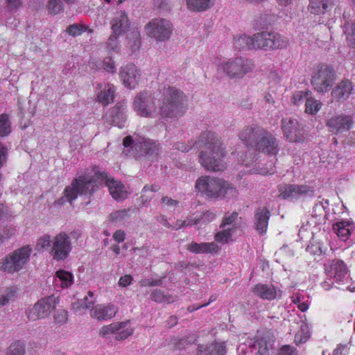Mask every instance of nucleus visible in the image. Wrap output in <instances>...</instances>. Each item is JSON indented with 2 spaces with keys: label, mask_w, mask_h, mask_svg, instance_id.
Listing matches in <instances>:
<instances>
[{
  "label": "nucleus",
  "mask_w": 355,
  "mask_h": 355,
  "mask_svg": "<svg viewBox=\"0 0 355 355\" xmlns=\"http://www.w3.org/2000/svg\"><path fill=\"white\" fill-rule=\"evenodd\" d=\"M105 181L109 191L116 200H122L127 197V191L121 182L113 178H108L105 173H95V177L79 176L73 180L71 185L64 190V196L58 200V203L63 204L64 202H72L78 195L91 196L96 190L97 183L101 184Z\"/></svg>",
  "instance_id": "f257e3e1"
},
{
  "label": "nucleus",
  "mask_w": 355,
  "mask_h": 355,
  "mask_svg": "<svg viewBox=\"0 0 355 355\" xmlns=\"http://www.w3.org/2000/svg\"><path fill=\"white\" fill-rule=\"evenodd\" d=\"M83 26L78 24H73L68 27L67 32L72 36H77L83 33Z\"/></svg>",
  "instance_id": "bf43d9fd"
},
{
  "label": "nucleus",
  "mask_w": 355,
  "mask_h": 355,
  "mask_svg": "<svg viewBox=\"0 0 355 355\" xmlns=\"http://www.w3.org/2000/svg\"><path fill=\"white\" fill-rule=\"evenodd\" d=\"M53 244V239L48 234L44 235L38 239L35 245V250L37 251L47 250L51 254V248Z\"/></svg>",
  "instance_id": "ea45409f"
},
{
  "label": "nucleus",
  "mask_w": 355,
  "mask_h": 355,
  "mask_svg": "<svg viewBox=\"0 0 355 355\" xmlns=\"http://www.w3.org/2000/svg\"><path fill=\"white\" fill-rule=\"evenodd\" d=\"M117 312V306L112 304H100L90 310V315L98 320H105L114 317Z\"/></svg>",
  "instance_id": "4be33fe9"
},
{
  "label": "nucleus",
  "mask_w": 355,
  "mask_h": 355,
  "mask_svg": "<svg viewBox=\"0 0 355 355\" xmlns=\"http://www.w3.org/2000/svg\"><path fill=\"white\" fill-rule=\"evenodd\" d=\"M155 100V97L151 93L141 92L135 98L134 110L141 116L154 117L158 114Z\"/></svg>",
  "instance_id": "9d476101"
},
{
  "label": "nucleus",
  "mask_w": 355,
  "mask_h": 355,
  "mask_svg": "<svg viewBox=\"0 0 355 355\" xmlns=\"http://www.w3.org/2000/svg\"><path fill=\"white\" fill-rule=\"evenodd\" d=\"M336 77V71L333 67L321 64L313 70L311 83L315 91L325 93L333 86Z\"/></svg>",
  "instance_id": "0eeeda50"
},
{
  "label": "nucleus",
  "mask_w": 355,
  "mask_h": 355,
  "mask_svg": "<svg viewBox=\"0 0 355 355\" xmlns=\"http://www.w3.org/2000/svg\"><path fill=\"white\" fill-rule=\"evenodd\" d=\"M279 141L276 137L268 130L263 128L259 139L254 146L256 150L269 155H275L279 150Z\"/></svg>",
  "instance_id": "dca6fc26"
},
{
  "label": "nucleus",
  "mask_w": 355,
  "mask_h": 355,
  "mask_svg": "<svg viewBox=\"0 0 355 355\" xmlns=\"http://www.w3.org/2000/svg\"><path fill=\"white\" fill-rule=\"evenodd\" d=\"M200 217L202 225H206L215 220L216 214L211 211H207L200 214Z\"/></svg>",
  "instance_id": "603ef678"
},
{
  "label": "nucleus",
  "mask_w": 355,
  "mask_h": 355,
  "mask_svg": "<svg viewBox=\"0 0 355 355\" xmlns=\"http://www.w3.org/2000/svg\"><path fill=\"white\" fill-rule=\"evenodd\" d=\"M128 209H121L112 212L109 215V220L114 223L121 222L128 217Z\"/></svg>",
  "instance_id": "de8ad7c7"
},
{
  "label": "nucleus",
  "mask_w": 355,
  "mask_h": 355,
  "mask_svg": "<svg viewBox=\"0 0 355 355\" xmlns=\"http://www.w3.org/2000/svg\"><path fill=\"white\" fill-rule=\"evenodd\" d=\"M25 345L19 341L12 343L7 349L6 355H24Z\"/></svg>",
  "instance_id": "c03bdc74"
},
{
  "label": "nucleus",
  "mask_w": 355,
  "mask_h": 355,
  "mask_svg": "<svg viewBox=\"0 0 355 355\" xmlns=\"http://www.w3.org/2000/svg\"><path fill=\"white\" fill-rule=\"evenodd\" d=\"M252 291L263 300H272L277 295L275 288L272 285L259 284L252 288Z\"/></svg>",
  "instance_id": "bb28decb"
},
{
  "label": "nucleus",
  "mask_w": 355,
  "mask_h": 355,
  "mask_svg": "<svg viewBox=\"0 0 355 355\" xmlns=\"http://www.w3.org/2000/svg\"><path fill=\"white\" fill-rule=\"evenodd\" d=\"M5 3L7 4L6 9L9 12H16L21 5V0H5Z\"/></svg>",
  "instance_id": "5fc2aeb1"
},
{
  "label": "nucleus",
  "mask_w": 355,
  "mask_h": 355,
  "mask_svg": "<svg viewBox=\"0 0 355 355\" xmlns=\"http://www.w3.org/2000/svg\"><path fill=\"white\" fill-rule=\"evenodd\" d=\"M324 267L327 277L333 278L335 283L340 284L341 282L345 281L347 269L342 260H332L329 263L325 264Z\"/></svg>",
  "instance_id": "6ab92c4d"
},
{
  "label": "nucleus",
  "mask_w": 355,
  "mask_h": 355,
  "mask_svg": "<svg viewBox=\"0 0 355 355\" xmlns=\"http://www.w3.org/2000/svg\"><path fill=\"white\" fill-rule=\"evenodd\" d=\"M277 355H297V352L295 347L285 345L279 349Z\"/></svg>",
  "instance_id": "864d4df0"
},
{
  "label": "nucleus",
  "mask_w": 355,
  "mask_h": 355,
  "mask_svg": "<svg viewBox=\"0 0 355 355\" xmlns=\"http://www.w3.org/2000/svg\"><path fill=\"white\" fill-rule=\"evenodd\" d=\"M334 283H335V282L333 278L327 277L326 280L322 283V286L325 290H329Z\"/></svg>",
  "instance_id": "69168bd1"
},
{
  "label": "nucleus",
  "mask_w": 355,
  "mask_h": 355,
  "mask_svg": "<svg viewBox=\"0 0 355 355\" xmlns=\"http://www.w3.org/2000/svg\"><path fill=\"white\" fill-rule=\"evenodd\" d=\"M263 130V128L257 124H250L248 125H245L239 132V137L247 146H250L252 148H254Z\"/></svg>",
  "instance_id": "aec40b11"
},
{
  "label": "nucleus",
  "mask_w": 355,
  "mask_h": 355,
  "mask_svg": "<svg viewBox=\"0 0 355 355\" xmlns=\"http://www.w3.org/2000/svg\"><path fill=\"white\" fill-rule=\"evenodd\" d=\"M254 67V62L249 58L238 57L226 62L223 71L230 78H242L245 75L251 72Z\"/></svg>",
  "instance_id": "1a4fd4ad"
},
{
  "label": "nucleus",
  "mask_w": 355,
  "mask_h": 355,
  "mask_svg": "<svg viewBox=\"0 0 355 355\" xmlns=\"http://www.w3.org/2000/svg\"><path fill=\"white\" fill-rule=\"evenodd\" d=\"M157 220L165 227L171 228L172 227L171 224L168 222L166 217L165 216H160L157 217Z\"/></svg>",
  "instance_id": "774afa93"
},
{
  "label": "nucleus",
  "mask_w": 355,
  "mask_h": 355,
  "mask_svg": "<svg viewBox=\"0 0 355 355\" xmlns=\"http://www.w3.org/2000/svg\"><path fill=\"white\" fill-rule=\"evenodd\" d=\"M123 144L125 148L130 147L131 153L137 159L153 162L159 153L158 143L137 133L125 137Z\"/></svg>",
  "instance_id": "20e7f679"
},
{
  "label": "nucleus",
  "mask_w": 355,
  "mask_h": 355,
  "mask_svg": "<svg viewBox=\"0 0 355 355\" xmlns=\"http://www.w3.org/2000/svg\"><path fill=\"white\" fill-rule=\"evenodd\" d=\"M162 203L165 204L168 207H175L178 205V201L164 196L162 199Z\"/></svg>",
  "instance_id": "680f3d73"
},
{
  "label": "nucleus",
  "mask_w": 355,
  "mask_h": 355,
  "mask_svg": "<svg viewBox=\"0 0 355 355\" xmlns=\"http://www.w3.org/2000/svg\"><path fill=\"white\" fill-rule=\"evenodd\" d=\"M128 321L112 323L109 325L103 326L100 330V334L105 336L113 334L122 329H125L128 324Z\"/></svg>",
  "instance_id": "58836bf2"
},
{
  "label": "nucleus",
  "mask_w": 355,
  "mask_h": 355,
  "mask_svg": "<svg viewBox=\"0 0 355 355\" xmlns=\"http://www.w3.org/2000/svg\"><path fill=\"white\" fill-rule=\"evenodd\" d=\"M94 301L85 296L83 299L78 300L72 304L73 309L76 311L92 309L94 307Z\"/></svg>",
  "instance_id": "a19ab883"
},
{
  "label": "nucleus",
  "mask_w": 355,
  "mask_h": 355,
  "mask_svg": "<svg viewBox=\"0 0 355 355\" xmlns=\"http://www.w3.org/2000/svg\"><path fill=\"white\" fill-rule=\"evenodd\" d=\"M354 229V225L352 222L340 220L333 225V230L343 241H346Z\"/></svg>",
  "instance_id": "c85d7f7f"
},
{
  "label": "nucleus",
  "mask_w": 355,
  "mask_h": 355,
  "mask_svg": "<svg viewBox=\"0 0 355 355\" xmlns=\"http://www.w3.org/2000/svg\"><path fill=\"white\" fill-rule=\"evenodd\" d=\"M232 228L227 227L223 228V230L219 232H218L215 235V240L218 243H227L232 237Z\"/></svg>",
  "instance_id": "49530a36"
},
{
  "label": "nucleus",
  "mask_w": 355,
  "mask_h": 355,
  "mask_svg": "<svg viewBox=\"0 0 355 355\" xmlns=\"http://www.w3.org/2000/svg\"><path fill=\"white\" fill-rule=\"evenodd\" d=\"M212 0H186L187 7L191 12L207 10L211 7Z\"/></svg>",
  "instance_id": "72a5a7b5"
},
{
  "label": "nucleus",
  "mask_w": 355,
  "mask_h": 355,
  "mask_svg": "<svg viewBox=\"0 0 355 355\" xmlns=\"http://www.w3.org/2000/svg\"><path fill=\"white\" fill-rule=\"evenodd\" d=\"M196 188L202 194L209 198H232L238 192L232 184L223 179L205 175L199 178L196 182Z\"/></svg>",
  "instance_id": "7ed1b4c3"
},
{
  "label": "nucleus",
  "mask_w": 355,
  "mask_h": 355,
  "mask_svg": "<svg viewBox=\"0 0 355 355\" xmlns=\"http://www.w3.org/2000/svg\"><path fill=\"white\" fill-rule=\"evenodd\" d=\"M349 26L351 31L347 36V42L349 46L355 49V21L350 26L349 23L346 21L344 24V28L347 31Z\"/></svg>",
  "instance_id": "09e8293b"
},
{
  "label": "nucleus",
  "mask_w": 355,
  "mask_h": 355,
  "mask_svg": "<svg viewBox=\"0 0 355 355\" xmlns=\"http://www.w3.org/2000/svg\"><path fill=\"white\" fill-rule=\"evenodd\" d=\"M10 123L8 116L6 114L0 115V136L4 137L10 132Z\"/></svg>",
  "instance_id": "a18cd8bd"
},
{
  "label": "nucleus",
  "mask_w": 355,
  "mask_h": 355,
  "mask_svg": "<svg viewBox=\"0 0 355 355\" xmlns=\"http://www.w3.org/2000/svg\"><path fill=\"white\" fill-rule=\"evenodd\" d=\"M147 34L157 41L168 40L173 31V25L165 19H154L146 26Z\"/></svg>",
  "instance_id": "f8f14e48"
},
{
  "label": "nucleus",
  "mask_w": 355,
  "mask_h": 355,
  "mask_svg": "<svg viewBox=\"0 0 355 355\" xmlns=\"http://www.w3.org/2000/svg\"><path fill=\"white\" fill-rule=\"evenodd\" d=\"M186 97L175 87H168L163 92L159 114L163 119H173L182 116L186 112Z\"/></svg>",
  "instance_id": "39448f33"
},
{
  "label": "nucleus",
  "mask_w": 355,
  "mask_h": 355,
  "mask_svg": "<svg viewBox=\"0 0 355 355\" xmlns=\"http://www.w3.org/2000/svg\"><path fill=\"white\" fill-rule=\"evenodd\" d=\"M17 294V288H8L0 295V306L7 305L10 301L14 300Z\"/></svg>",
  "instance_id": "37998d69"
},
{
  "label": "nucleus",
  "mask_w": 355,
  "mask_h": 355,
  "mask_svg": "<svg viewBox=\"0 0 355 355\" xmlns=\"http://www.w3.org/2000/svg\"><path fill=\"white\" fill-rule=\"evenodd\" d=\"M239 214L237 212H232L231 214H226L223 218V222L220 225V228H225L227 225H232L233 223L238 219ZM233 229V227H232Z\"/></svg>",
  "instance_id": "3c124183"
},
{
  "label": "nucleus",
  "mask_w": 355,
  "mask_h": 355,
  "mask_svg": "<svg viewBox=\"0 0 355 355\" xmlns=\"http://www.w3.org/2000/svg\"><path fill=\"white\" fill-rule=\"evenodd\" d=\"M71 248L69 236L62 232L53 238L51 256L57 261L64 260L68 257Z\"/></svg>",
  "instance_id": "4468645a"
},
{
  "label": "nucleus",
  "mask_w": 355,
  "mask_h": 355,
  "mask_svg": "<svg viewBox=\"0 0 355 355\" xmlns=\"http://www.w3.org/2000/svg\"><path fill=\"white\" fill-rule=\"evenodd\" d=\"M280 196L285 200L297 199L301 197L313 196V191L307 185L288 184L279 189Z\"/></svg>",
  "instance_id": "f3484780"
},
{
  "label": "nucleus",
  "mask_w": 355,
  "mask_h": 355,
  "mask_svg": "<svg viewBox=\"0 0 355 355\" xmlns=\"http://www.w3.org/2000/svg\"><path fill=\"white\" fill-rule=\"evenodd\" d=\"M58 303V297L49 295L38 300L28 313V317L31 320L47 317L53 311Z\"/></svg>",
  "instance_id": "ddd939ff"
},
{
  "label": "nucleus",
  "mask_w": 355,
  "mask_h": 355,
  "mask_svg": "<svg viewBox=\"0 0 355 355\" xmlns=\"http://www.w3.org/2000/svg\"><path fill=\"white\" fill-rule=\"evenodd\" d=\"M56 278L55 279V284L64 288H68L73 283V275L69 272L60 270L55 273Z\"/></svg>",
  "instance_id": "c9c22d12"
},
{
  "label": "nucleus",
  "mask_w": 355,
  "mask_h": 355,
  "mask_svg": "<svg viewBox=\"0 0 355 355\" xmlns=\"http://www.w3.org/2000/svg\"><path fill=\"white\" fill-rule=\"evenodd\" d=\"M309 96L308 92L297 91L293 94V101L295 105L300 104L304 98H306Z\"/></svg>",
  "instance_id": "6e6d98bb"
},
{
  "label": "nucleus",
  "mask_w": 355,
  "mask_h": 355,
  "mask_svg": "<svg viewBox=\"0 0 355 355\" xmlns=\"http://www.w3.org/2000/svg\"><path fill=\"white\" fill-rule=\"evenodd\" d=\"M103 67L104 70L108 72L114 73L116 71L114 62L112 58H105L103 60Z\"/></svg>",
  "instance_id": "4d7b16f0"
},
{
  "label": "nucleus",
  "mask_w": 355,
  "mask_h": 355,
  "mask_svg": "<svg viewBox=\"0 0 355 355\" xmlns=\"http://www.w3.org/2000/svg\"><path fill=\"white\" fill-rule=\"evenodd\" d=\"M46 8L50 15H55L63 10L61 0H48Z\"/></svg>",
  "instance_id": "79ce46f5"
},
{
  "label": "nucleus",
  "mask_w": 355,
  "mask_h": 355,
  "mask_svg": "<svg viewBox=\"0 0 355 355\" xmlns=\"http://www.w3.org/2000/svg\"><path fill=\"white\" fill-rule=\"evenodd\" d=\"M150 299L157 303L171 304L176 300L177 297L164 293L161 289H155L150 293Z\"/></svg>",
  "instance_id": "f704fd0d"
},
{
  "label": "nucleus",
  "mask_w": 355,
  "mask_h": 355,
  "mask_svg": "<svg viewBox=\"0 0 355 355\" xmlns=\"http://www.w3.org/2000/svg\"><path fill=\"white\" fill-rule=\"evenodd\" d=\"M32 253L30 245H24L6 255L0 260V270L13 274L24 269L29 262Z\"/></svg>",
  "instance_id": "423d86ee"
},
{
  "label": "nucleus",
  "mask_w": 355,
  "mask_h": 355,
  "mask_svg": "<svg viewBox=\"0 0 355 355\" xmlns=\"http://www.w3.org/2000/svg\"><path fill=\"white\" fill-rule=\"evenodd\" d=\"M132 251L136 255H139L143 257H146L148 254L146 247L135 248L132 249Z\"/></svg>",
  "instance_id": "0e129e2a"
},
{
  "label": "nucleus",
  "mask_w": 355,
  "mask_h": 355,
  "mask_svg": "<svg viewBox=\"0 0 355 355\" xmlns=\"http://www.w3.org/2000/svg\"><path fill=\"white\" fill-rule=\"evenodd\" d=\"M309 337L307 331V327L306 326H302L300 331H299L295 336V343L297 345L304 343L306 342Z\"/></svg>",
  "instance_id": "8fccbe9b"
},
{
  "label": "nucleus",
  "mask_w": 355,
  "mask_h": 355,
  "mask_svg": "<svg viewBox=\"0 0 355 355\" xmlns=\"http://www.w3.org/2000/svg\"><path fill=\"white\" fill-rule=\"evenodd\" d=\"M275 340L274 336L267 333L260 338L255 340H250L247 343L240 345L238 350L243 352L245 347L248 346L254 352V355H270V350L273 348Z\"/></svg>",
  "instance_id": "2eb2a0df"
},
{
  "label": "nucleus",
  "mask_w": 355,
  "mask_h": 355,
  "mask_svg": "<svg viewBox=\"0 0 355 355\" xmlns=\"http://www.w3.org/2000/svg\"><path fill=\"white\" fill-rule=\"evenodd\" d=\"M114 87L112 85L107 84L104 85L103 89L98 93L97 98L102 105H107L114 101Z\"/></svg>",
  "instance_id": "7c9ffc66"
},
{
  "label": "nucleus",
  "mask_w": 355,
  "mask_h": 355,
  "mask_svg": "<svg viewBox=\"0 0 355 355\" xmlns=\"http://www.w3.org/2000/svg\"><path fill=\"white\" fill-rule=\"evenodd\" d=\"M132 279V277L130 275L121 276L119 280V286L121 287H127L131 284Z\"/></svg>",
  "instance_id": "052dcab7"
},
{
  "label": "nucleus",
  "mask_w": 355,
  "mask_h": 355,
  "mask_svg": "<svg viewBox=\"0 0 355 355\" xmlns=\"http://www.w3.org/2000/svg\"><path fill=\"white\" fill-rule=\"evenodd\" d=\"M354 93H355V89L352 83L349 80H344L336 85L331 94L333 99L345 100Z\"/></svg>",
  "instance_id": "393cba45"
},
{
  "label": "nucleus",
  "mask_w": 355,
  "mask_h": 355,
  "mask_svg": "<svg viewBox=\"0 0 355 355\" xmlns=\"http://www.w3.org/2000/svg\"><path fill=\"white\" fill-rule=\"evenodd\" d=\"M125 103L116 104L109 112L112 123L117 126L121 127L125 120Z\"/></svg>",
  "instance_id": "c756f323"
},
{
  "label": "nucleus",
  "mask_w": 355,
  "mask_h": 355,
  "mask_svg": "<svg viewBox=\"0 0 355 355\" xmlns=\"http://www.w3.org/2000/svg\"><path fill=\"white\" fill-rule=\"evenodd\" d=\"M326 124L331 132L338 134L348 131L353 124V121L350 116H334Z\"/></svg>",
  "instance_id": "412c9836"
},
{
  "label": "nucleus",
  "mask_w": 355,
  "mask_h": 355,
  "mask_svg": "<svg viewBox=\"0 0 355 355\" xmlns=\"http://www.w3.org/2000/svg\"><path fill=\"white\" fill-rule=\"evenodd\" d=\"M6 148L0 143V168L3 166V162L6 160Z\"/></svg>",
  "instance_id": "338daca9"
},
{
  "label": "nucleus",
  "mask_w": 355,
  "mask_h": 355,
  "mask_svg": "<svg viewBox=\"0 0 355 355\" xmlns=\"http://www.w3.org/2000/svg\"><path fill=\"white\" fill-rule=\"evenodd\" d=\"M234 46L241 50L254 49V36L245 34L236 35L234 37Z\"/></svg>",
  "instance_id": "2f4dec72"
},
{
  "label": "nucleus",
  "mask_w": 355,
  "mask_h": 355,
  "mask_svg": "<svg viewBox=\"0 0 355 355\" xmlns=\"http://www.w3.org/2000/svg\"><path fill=\"white\" fill-rule=\"evenodd\" d=\"M334 1L335 0H309L308 9L311 13L315 15L324 14L333 8Z\"/></svg>",
  "instance_id": "cd10ccee"
},
{
  "label": "nucleus",
  "mask_w": 355,
  "mask_h": 355,
  "mask_svg": "<svg viewBox=\"0 0 355 355\" xmlns=\"http://www.w3.org/2000/svg\"><path fill=\"white\" fill-rule=\"evenodd\" d=\"M284 136L291 142L302 143L306 140L303 124L297 119L283 118L281 123Z\"/></svg>",
  "instance_id": "9b49d317"
},
{
  "label": "nucleus",
  "mask_w": 355,
  "mask_h": 355,
  "mask_svg": "<svg viewBox=\"0 0 355 355\" xmlns=\"http://www.w3.org/2000/svg\"><path fill=\"white\" fill-rule=\"evenodd\" d=\"M198 349L201 352H205L206 355H226L227 353V348L224 342L212 343L205 349H202V346H199Z\"/></svg>",
  "instance_id": "473e14b6"
},
{
  "label": "nucleus",
  "mask_w": 355,
  "mask_h": 355,
  "mask_svg": "<svg viewBox=\"0 0 355 355\" xmlns=\"http://www.w3.org/2000/svg\"><path fill=\"white\" fill-rule=\"evenodd\" d=\"M128 47L135 52L141 45L140 33L137 28H133L128 35Z\"/></svg>",
  "instance_id": "4c0bfd02"
},
{
  "label": "nucleus",
  "mask_w": 355,
  "mask_h": 355,
  "mask_svg": "<svg viewBox=\"0 0 355 355\" xmlns=\"http://www.w3.org/2000/svg\"><path fill=\"white\" fill-rule=\"evenodd\" d=\"M125 232L121 230H116L113 234V239L118 243H121L125 239Z\"/></svg>",
  "instance_id": "e2e57ef3"
},
{
  "label": "nucleus",
  "mask_w": 355,
  "mask_h": 355,
  "mask_svg": "<svg viewBox=\"0 0 355 355\" xmlns=\"http://www.w3.org/2000/svg\"><path fill=\"white\" fill-rule=\"evenodd\" d=\"M187 249L189 252L195 254H212L217 252L219 250V247L214 242L198 243L193 241L187 245Z\"/></svg>",
  "instance_id": "a878e982"
},
{
  "label": "nucleus",
  "mask_w": 355,
  "mask_h": 355,
  "mask_svg": "<svg viewBox=\"0 0 355 355\" xmlns=\"http://www.w3.org/2000/svg\"><path fill=\"white\" fill-rule=\"evenodd\" d=\"M196 144L200 148L199 162L205 169L216 172L226 168L223 160L226 155L225 146L216 133L211 131L202 132Z\"/></svg>",
  "instance_id": "f03ea898"
},
{
  "label": "nucleus",
  "mask_w": 355,
  "mask_h": 355,
  "mask_svg": "<svg viewBox=\"0 0 355 355\" xmlns=\"http://www.w3.org/2000/svg\"><path fill=\"white\" fill-rule=\"evenodd\" d=\"M119 75L125 87L134 88L137 84L139 74L137 67L134 64L128 63L123 67Z\"/></svg>",
  "instance_id": "5701e85b"
},
{
  "label": "nucleus",
  "mask_w": 355,
  "mask_h": 355,
  "mask_svg": "<svg viewBox=\"0 0 355 355\" xmlns=\"http://www.w3.org/2000/svg\"><path fill=\"white\" fill-rule=\"evenodd\" d=\"M111 24L114 35H110L109 38L110 41H114L117 36L125 33L130 26L128 14L123 10L116 11L115 12Z\"/></svg>",
  "instance_id": "a211bd4d"
},
{
  "label": "nucleus",
  "mask_w": 355,
  "mask_h": 355,
  "mask_svg": "<svg viewBox=\"0 0 355 355\" xmlns=\"http://www.w3.org/2000/svg\"><path fill=\"white\" fill-rule=\"evenodd\" d=\"M119 331L115 336V338L119 340H124L133 334V329L132 328L122 329Z\"/></svg>",
  "instance_id": "13d9d810"
},
{
  "label": "nucleus",
  "mask_w": 355,
  "mask_h": 355,
  "mask_svg": "<svg viewBox=\"0 0 355 355\" xmlns=\"http://www.w3.org/2000/svg\"><path fill=\"white\" fill-rule=\"evenodd\" d=\"M270 217V212L266 207H259L256 209L254 217V225L259 234H263L267 232Z\"/></svg>",
  "instance_id": "b1692460"
},
{
  "label": "nucleus",
  "mask_w": 355,
  "mask_h": 355,
  "mask_svg": "<svg viewBox=\"0 0 355 355\" xmlns=\"http://www.w3.org/2000/svg\"><path fill=\"white\" fill-rule=\"evenodd\" d=\"M254 49L265 51L282 49L287 46V37L277 33L263 31L254 35Z\"/></svg>",
  "instance_id": "6e6552de"
},
{
  "label": "nucleus",
  "mask_w": 355,
  "mask_h": 355,
  "mask_svg": "<svg viewBox=\"0 0 355 355\" xmlns=\"http://www.w3.org/2000/svg\"><path fill=\"white\" fill-rule=\"evenodd\" d=\"M322 103L312 96H308L305 101V112L315 115L322 107Z\"/></svg>",
  "instance_id": "e433bc0d"
}]
</instances>
